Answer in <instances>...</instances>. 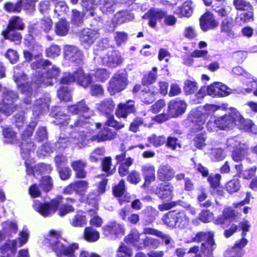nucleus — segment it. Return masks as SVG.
Returning a JSON list of instances; mask_svg holds the SVG:
<instances>
[{
  "instance_id": "31",
  "label": "nucleus",
  "mask_w": 257,
  "mask_h": 257,
  "mask_svg": "<svg viewBox=\"0 0 257 257\" xmlns=\"http://www.w3.org/2000/svg\"><path fill=\"white\" fill-rule=\"evenodd\" d=\"M175 211V227L179 228L187 227L190 222L189 218L184 211Z\"/></svg>"
},
{
  "instance_id": "2",
  "label": "nucleus",
  "mask_w": 257,
  "mask_h": 257,
  "mask_svg": "<svg viewBox=\"0 0 257 257\" xmlns=\"http://www.w3.org/2000/svg\"><path fill=\"white\" fill-rule=\"evenodd\" d=\"M32 68L38 70L35 74L33 82L26 83V75L21 71L19 66L14 68V80L17 84L19 90L26 95L24 103L26 104L31 103V97L39 87L52 85V79L56 78L60 72L58 67L55 66H51L49 61L39 57L33 62Z\"/></svg>"
},
{
  "instance_id": "60",
  "label": "nucleus",
  "mask_w": 257,
  "mask_h": 257,
  "mask_svg": "<svg viewBox=\"0 0 257 257\" xmlns=\"http://www.w3.org/2000/svg\"><path fill=\"white\" fill-rule=\"evenodd\" d=\"M68 10V7L64 1L58 2L55 4L54 12L59 16L66 14Z\"/></svg>"
},
{
  "instance_id": "15",
  "label": "nucleus",
  "mask_w": 257,
  "mask_h": 257,
  "mask_svg": "<svg viewBox=\"0 0 257 257\" xmlns=\"http://www.w3.org/2000/svg\"><path fill=\"white\" fill-rule=\"evenodd\" d=\"M235 111H237V110L232 108L230 113L218 117L219 129L221 130H231L236 125V119L234 114Z\"/></svg>"
},
{
  "instance_id": "36",
  "label": "nucleus",
  "mask_w": 257,
  "mask_h": 257,
  "mask_svg": "<svg viewBox=\"0 0 257 257\" xmlns=\"http://www.w3.org/2000/svg\"><path fill=\"white\" fill-rule=\"evenodd\" d=\"M69 24L64 19H61L55 26V32L60 36L66 35L69 30Z\"/></svg>"
},
{
  "instance_id": "20",
  "label": "nucleus",
  "mask_w": 257,
  "mask_h": 257,
  "mask_svg": "<svg viewBox=\"0 0 257 257\" xmlns=\"http://www.w3.org/2000/svg\"><path fill=\"white\" fill-rule=\"evenodd\" d=\"M102 230L104 235L111 238L113 236L122 235L124 234L123 226L115 221L108 223L102 227Z\"/></svg>"
},
{
  "instance_id": "49",
  "label": "nucleus",
  "mask_w": 257,
  "mask_h": 257,
  "mask_svg": "<svg viewBox=\"0 0 257 257\" xmlns=\"http://www.w3.org/2000/svg\"><path fill=\"white\" fill-rule=\"evenodd\" d=\"M157 68L153 67L151 72L144 76L142 80L143 84L148 85L155 82L157 79Z\"/></svg>"
},
{
  "instance_id": "5",
  "label": "nucleus",
  "mask_w": 257,
  "mask_h": 257,
  "mask_svg": "<svg viewBox=\"0 0 257 257\" xmlns=\"http://www.w3.org/2000/svg\"><path fill=\"white\" fill-rule=\"evenodd\" d=\"M46 240V243H49L52 249L57 256L67 255V257H76L73 252L78 248V245L77 243H73L67 246L64 243L65 240L61 237L60 231L51 230Z\"/></svg>"
},
{
  "instance_id": "64",
  "label": "nucleus",
  "mask_w": 257,
  "mask_h": 257,
  "mask_svg": "<svg viewBox=\"0 0 257 257\" xmlns=\"http://www.w3.org/2000/svg\"><path fill=\"white\" fill-rule=\"evenodd\" d=\"M142 213L149 218L148 223L153 222L156 216L158 214V211L151 206L147 207L143 211Z\"/></svg>"
},
{
  "instance_id": "55",
  "label": "nucleus",
  "mask_w": 257,
  "mask_h": 257,
  "mask_svg": "<svg viewBox=\"0 0 257 257\" xmlns=\"http://www.w3.org/2000/svg\"><path fill=\"white\" fill-rule=\"evenodd\" d=\"M148 141L155 147H158L163 145L166 141V139L164 136H157L155 134L151 135L148 137Z\"/></svg>"
},
{
  "instance_id": "26",
  "label": "nucleus",
  "mask_w": 257,
  "mask_h": 257,
  "mask_svg": "<svg viewBox=\"0 0 257 257\" xmlns=\"http://www.w3.org/2000/svg\"><path fill=\"white\" fill-rule=\"evenodd\" d=\"M50 102V98L48 96L37 100L33 107L34 117L36 118L38 117L43 111L47 110L49 108Z\"/></svg>"
},
{
  "instance_id": "24",
  "label": "nucleus",
  "mask_w": 257,
  "mask_h": 257,
  "mask_svg": "<svg viewBox=\"0 0 257 257\" xmlns=\"http://www.w3.org/2000/svg\"><path fill=\"white\" fill-rule=\"evenodd\" d=\"M173 190L174 187L171 184L161 183L154 191L161 199L170 200L172 198Z\"/></svg>"
},
{
  "instance_id": "42",
  "label": "nucleus",
  "mask_w": 257,
  "mask_h": 257,
  "mask_svg": "<svg viewBox=\"0 0 257 257\" xmlns=\"http://www.w3.org/2000/svg\"><path fill=\"white\" fill-rule=\"evenodd\" d=\"M158 93L157 90H151L150 89L144 90L141 92V99L144 103L150 104L155 99V95Z\"/></svg>"
},
{
  "instance_id": "56",
  "label": "nucleus",
  "mask_w": 257,
  "mask_h": 257,
  "mask_svg": "<svg viewBox=\"0 0 257 257\" xmlns=\"http://www.w3.org/2000/svg\"><path fill=\"white\" fill-rule=\"evenodd\" d=\"M76 188V193L80 195H84L88 188V183L86 181H78L74 182Z\"/></svg>"
},
{
  "instance_id": "1",
  "label": "nucleus",
  "mask_w": 257,
  "mask_h": 257,
  "mask_svg": "<svg viewBox=\"0 0 257 257\" xmlns=\"http://www.w3.org/2000/svg\"><path fill=\"white\" fill-rule=\"evenodd\" d=\"M67 110L72 114H83L79 116L74 124L67 126L65 131L66 134H63L64 137L61 135L58 141V145L60 147L65 148L67 145H64V144L71 143L82 148L86 139L101 142L110 141L115 138V132L107 126H103L97 135H93L91 131L95 128H100L101 124L100 123H95L90 119L89 115H84V113L89 112V108L84 100L80 101L76 104L69 106Z\"/></svg>"
},
{
  "instance_id": "4",
  "label": "nucleus",
  "mask_w": 257,
  "mask_h": 257,
  "mask_svg": "<svg viewBox=\"0 0 257 257\" xmlns=\"http://www.w3.org/2000/svg\"><path fill=\"white\" fill-rule=\"evenodd\" d=\"M227 108V105L225 104L220 105L206 104L202 107H200L196 109L192 110L189 119L194 123V129L201 131L204 127L203 125L209 115L213 114L218 110H225Z\"/></svg>"
},
{
  "instance_id": "52",
  "label": "nucleus",
  "mask_w": 257,
  "mask_h": 257,
  "mask_svg": "<svg viewBox=\"0 0 257 257\" xmlns=\"http://www.w3.org/2000/svg\"><path fill=\"white\" fill-rule=\"evenodd\" d=\"M29 238V232L26 227H24L23 230L19 233V237L14 239L20 247L25 244L28 241Z\"/></svg>"
},
{
  "instance_id": "33",
  "label": "nucleus",
  "mask_w": 257,
  "mask_h": 257,
  "mask_svg": "<svg viewBox=\"0 0 257 257\" xmlns=\"http://www.w3.org/2000/svg\"><path fill=\"white\" fill-rule=\"evenodd\" d=\"M98 4L101 11L106 15L113 13L116 7V4L113 0H99Z\"/></svg>"
},
{
  "instance_id": "8",
  "label": "nucleus",
  "mask_w": 257,
  "mask_h": 257,
  "mask_svg": "<svg viewBox=\"0 0 257 257\" xmlns=\"http://www.w3.org/2000/svg\"><path fill=\"white\" fill-rule=\"evenodd\" d=\"M127 75L124 70H120L113 74L109 81L107 90L111 95L124 90L127 85Z\"/></svg>"
},
{
  "instance_id": "10",
  "label": "nucleus",
  "mask_w": 257,
  "mask_h": 257,
  "mask_svg": "<svg viewBox=\"0 0 257 257\" xmlns=\"http://www.w3.org/2000/svg\"><path fill=\"white\" fill-rule=\"evenodd\" d=\"M75 81L83 87H87L91 83L92 78L90 74L84 73L82 69L79 68L74 74L65 73L61 80V83L63 84Z\"/></svg>"
},
{
  "instance_id": "47",
  "label": "nucleus",
  "mask_w": 257,
  "mask_h": 257,
  "mask_svg": "<svg viewBox=\"0 0 257 257\" xmlns=\"http://www.w3.org/2000/svg\"><path fill=\"white\" fill-rule=\"evenodd\" d=\"M81 5L86 11L89 12L90 16H94V11L98 6L95 0H81Z\"/></svg>"
},
{
  "instance_id": "57",
  "label": "nucleus",
  "mask_w": 257,
  "mask_h": 257,
  "mask_svg": "<svg viewBox=\"0 0 257 257\" xmlns=\"http://www.w3.org/2000/svg\"><path fill=\"white\" fill-rule=\"evenodd\" d=\"M198 89L197 83L193 80H186L184 82V90L187 94H191Z\"/></svg>"
},
{
  "instance_id": "63",
  "label": "nucleus",
  "mask_w": 257,
  "mask_h": 257,
  "mask_svg": "<svg viewBox=\"0 0 257 257\" xmlns=\"http://www.w3.org/2000/svg\"><path fill=\"white\" fill-rule=\"evenodd\" d=\"M132 251L127 246L124 244H121L117 250L116 257H131Z\"/></svg>"
},
{
  "instance_id": "12",
  "label": "nucleus",
  "mask_w": 257,
  "mask_h": 257,
  "mask_svg": "<svg viewBox=\"0 0 257 257\" xmlns=\"http://www.w3.org/2000/svg\"><path fill=\"white\" fill-rule=\"evenodd\" d=\"M231 92V89L221 82H214L206 88V93L213 97H225Z\"/></svg>"
},
{
  "instance_id": "29",
  "label": "nucleus",
  "mask_w": 257,
  "mask_h": 257,
  "mask_svg": "<svg viewBox=\"0 0 257 257\" xmlns=\"http://www.w3.org/2000/svg\"><path fill=\"white\" fill-rule=\"evenodd\" d=\"M174 174L173 169L168 165H160L157 171L158 178L162 181H170Z\"/></svg>"
},
{
  "instance_id": "13",
  "label": "nucleus",
  "mask_w": 257,
  "mask_h": 257,
  "mask_svg": "<svg viewBox=\"0 0 257 257\" xmlns=\"http://www.w3.org/2000/svg\"><path fill=\"white\" fill-rule=\"evenodd\" d=\"M99 34L97 30L86 28L84 29L80 35L81 45L85 49H88L99 37Z\"/></svg>"
},
{
  "instance_id": "59",
  "label": "nucleus",
  "mask_w": 257,
  "mask_h": 257,
  "mask_svg": "<svg viewBox=\"0 0 257 257\" xmlns=\"http://www.w3.org/2000/svg\"><path fill=\"white\" fill-rule=\"evenodd\" d=\"M247 12H242L236 18L237 22L241 24L242 23H245L249 21L252 18V8L251 10H246Z\"/></svg>"
},
{
  "instance_id": "27",
  "label": "nucleus",
  "mask_w": 257,
  "mask_h": 257,
  "mask_svg": "<svg viewBox=\"0 0 257 257\" xmlns=\"http://www.w3.org/2000/svg\"><path fill=\"white\" fill-rule=\"evenodd\" d=\"M141 172L145 179L144 186L148 185L155 181L156 170L154 165L149 164L143 165L141 168Z\"/></svg>"
},
{
  "instance_id": "21",
  "label": "nucleus",
  "mask_w": 257,
  "mask_h": 257,
  "mask_svg": "<svg viewBox=\"0 0 257 257\" xmlns=\"http://www.w3.org/2000/svg\"><path fill=\"white\" fill-rule=\"evenodd\" d=\"M165 12L158 9H153L146 13L143 18L148 20L149 25L153 28L156 27L157 22L160 21L165 17Z\"/></svg>"
},
{
  "instance_id": "39",
  "label": "nucleus",
  "mask_w": 257,
  "mask_h": 257,
  "mask_svg": "<svg viewBox=\"0 0 257 257\" xmlns=\"http://www.w3.org/2000/svg\"><path fill=\"white\" fill-rule=\"evenodd\" d=\"M140 233L136 229H132L130 233L125 237L124 240L127 243L133 245L142 247L139 245L140 241Z\"/></svg>"
},
{
  "instance_id": "19",
  "label": "nucleus",
  "mask_w": 257,
  "mask_h": 257,
  "mask_svg": "<svg viewBox=\"0 0 257 257\" xmlns=\"http://www.w3.org/2000/svg\"><path fill=\"white\" fill-rule=\"evenodd\" d=\"M2 229L0 231V242L17 233L18 225L15 221H7L2 223Z\"/></svg>"
},
{
  "instance_id": "32",
  "label": "nucleus",
  "mask_w": 257,
  "mask_h": 257,
  "mask_svg": "<svg viewBox=\"0 0 257 257\" xmlns=\"http://www.w3.org/2000/svg\"><path fill=\"white\" fill-rule=\"evenodd\" d=\"M86 165V163L82 160H77L72 162L71 166L75 172L77 178H84L86 177V173L84 170Z\"/></svg>"
},
{
  "instance_id": "61",
  "label": "nucleus",
  "mask_w": 257,
  "mask_h": 257,
  "mask_svg": "<svg viewBox=\"0 0 257 257\" xmlns=\"http://www.w3.org/2000/svg\"><path fill=\"white\" fill-rule=\"evenodd\" d=\"M57 95L61 100L68 101L71 99L70 92L67 87H61L58 90Z\"/></svg>"
},
{
  "instance_id": "14",
  "label": "nucleus",
  "mask_w": 257,
  "mask_h": 257,
  "mask_svg": "<svg viewBox=\"0 0 257 257\" xmlns=\"http://www.w3.org/2000/svg\"><path fill=\"white\" fill-rule=\"evenodd\" d=\"M234 113L236 119V125L239 130L257 134V126L250 119H244L238 111Z\"/></svg>"
},
{
  "instance_id": "51",
  "label": "nucleus",
  "mask_w": 257,
  "mask_h": 257,
  "mask_svg": "<svg viewBox=\"0 0 257 257\" xmlns=\"http://www.w3.org/2000/svg\"><path fill=\"white\" fill-rule=\"evenodd\" d=\"M175 211H170L165 214L162 220L164 223L170 227H175Z\"/></svg>"
},
{
  "instance_id": "18",
  "label": "nucleus",
  "mask_w": 257,
  "mask_h": 257,
  "mask_svg": "<svg viewBox=\"0 0 257 257\" xmlns=\"http://www.w3.org/2000/svg\"><path fill=\"white\" fill-rule=\"evenodd\" d=\"M238 213L235 212L230 207H226L222 211V214L219 216L214 220V223L221 225L222 227H225L231 221L235 219Z\"/></svg>"
},
{
  "instance_id": "53",
  "label": "nucleus",
  "mask_w": 257,
  "mask_h": 257,
  "mask_svg": "<svg viewBox=\"0 0 257 257\" xmlns=\"http://www.w3.org/2000/svg\"><path fill=\"white\" fill-rule=\"evenodd\" d=\"M110 72L105 68H99L95 71L94 76L97 81L104 82L109 77Z\"/></svg>"
},
{
  "instance_id": "16",
  "label": "nucleus",
  "mask_w": 257,
  "mask_h": 257,
  "mask_svg": "<svg viewBox=\"0 0 257 257\" xmlns=\"http://www.w3.org/2000/svg\"><path fill=\"white\" fill-rule=\"evenodd\" d=\"M89 204H92L94 206V209H90L89 210V213L91 216V218L90 220V224L93 226L96 227H99L101 226L103 223L102 219L96 214V210L98 209V197H95L94 200H93V197L92 194H89L87 198Z\"/></svg>"
},
{
  "instance_id": "58",
  "label": "nucleus",
  "mask_w": 257,
  "mask_h": 257,
  "mask_svg": "<svg viewBox=\"0 0 257 257\" xmlns=\"http://www.w3.org/2000/svg\"><path fill=\"white\" fill-rule=\"evenodd\" d=\"M85 15V13H81L76 10H73L71 20L72 23L77 26L81 25L83 22V17Z\"/></svg>"
},
{
  "instance_id": "23",
  "label": "nucleus",
  "mask_w": 257,
  "mask_h": 257,
  "mask_svg": "<svg viewBox=\"0 0 257 257\" xmlns=\"http://www.w3.org/2000/svg\"><path fill=\"white\" fill-rule=\"evenodd\" d=\"M135 102L129 100L125 103H120L117 105L115 114L119 118H126L127 115L135 111Z\"/></svg>"
},
{
  "instance_id": "35",
  "label": "nucleus",
  "mask_w": 257,
  "mask_h": 257,
  "mask_svg": "<svg viewBox=\"0 0 257 257\" xmlns=\"http://www.w3.org/2000/svg\"><path fill=\"white\" fill-rule=\"evenodd\" d=\"M215 247L214 241L209 240L201 244L200 250L204 257H213V251Z\"/></svg>"
},
{
  "instance_id": "6",
  "label": "nucleus",
  "mask_w": 257,
  "mask_h": 257,
  "mask_svg": "<svg viewBox=\"0 0 257 257\" xmlns=\"http://www.w3.org/2000/svg\"><path fill=\"white\" fill-rule=\"evenodd\" d=\"M36 124V120L31 122L22 134V142L20 145L22 156L24 159H26L25 164L28 174H32L34 172V170L32 169V166L29 163L28 158L30 151L34 149V145L29 139V137L32 135Z\"/></svg>"
},
{
  "instance_id": "50",
  "label": "nucleus",
  "mask_w": 257,
  "mask_h": 257,
  "mask_svg": "<svg viewBox=\"0 0 257 257\" xmlns=\"http://www.w3.org/2000/svg\"><path fill=\"white\" fill-rule=\"evenodd\" d=\"M23 28L24 24L22 19L18 17H14L11 19L7 30H22Z\"/></svg>"
},
{
  "instance_id": "37",
  "label": "nucleus",
  "mask_w": 257,
  "mask_h": 257,
  "mask_svg": "<svg viewBox=\"0 0 257 257\" xmlns=\"http://www.w3.org/2000/svg\"><path fill=\"white\" fill-rule=\"evenodd\" d=\"M100 237V234L94 228L87 227L84 231V238L88 242H93L97 241Z\"/></svg>"
},
{
  "instance_id": "44",
  "label": "nucleus",
  "mask_w": 257,
  "mask_h": 257,
  "mask_svg": "<svg viewBox=\"0 0 257 257\" xmlns=\"http://www.w3.org/2000/svg\"><path fill=\"white\" fill-rule=\"evenodd\" d=\"M2 34L5 39L15 42L16 44H19L21 42L22 39L21 34L15 30H6L3 32Z\"/></svg>"
},
{
  "instance_id": "46",
  "label": "nucleus",
  "mask_w": 257,
  "mask_h": 257,
  "mask_svg": "<svg viewBox=\"0 0 257 257\" xmlns=\"http://www.w3.org/2000/svg\"><path fill=\"white\" fill-rule=\"evenodd\" d=\"M52 115L55 118L56 120L54 122L57 125L65 126L68 124L70 118L68 115H66L61 111L57 113L53 112Z\"/></svg>"
},
{
  "instance_id": "11",
  "label": "nucleus",
  "mask_w": 257,
  "mask_h": 257,
  "mask_svg": "<svg viewBox=\"0 0 257 257\" xmlns=\"http://www.w3.org/2000/svg\"><path fill=\"white\" fill-rule=\"evenodd\" d=\"M3 99L0 103L1 109L5 115L9 116L16 109L14 102L18 96L14 91L5 89L3 92Z\"/></svg>"
},
{
  "instance_id": "30",
  "label": "nucleus",
  "mask_w": 257,
  "mask_h": 257,
  "mask_svg": "<svg viewBox=\"0 0 257 257\" xmlns=\"http://www.w3.org/2000/svg\"><path fill=\"white\" fill-rule=\"evenodd\" d=\"M18 247V243L15 240H9L0 247V252L4 254H6L7 257H13L16 252Z\"/></svg>"
},
{
  "instance_id": "17",
  "label": "nucleus",
  "mask_w": 257,
  "mask_h": 257,
  "mask_svg": "<svg viewBox=\"0 0 257 257\" xmlns=\"http://www.w3.org/2000/svg\"><path fill=\"white\" fill-rule=\"evenodd\" d=\"M186 107L187 104L184 101L176 99L169 102L168 112L171 117H177L185 112Z\"/></svg>"
},
{
  "instance_id": "22",
  "label": "nucleus",
  "mask_w": 257,
  "mask_h": 257,
  "mask_svg": "<svg viewBox=\"0 0 257 257\" xmlns=\"http://www.w3.org/2000/svg\"><path fill=\"white\" fill-rule=\"evenodd\" d=\"M64 57L68 60L76 64H80L82 60V55L79 49L73 46H66L64 48Z\"/></svg>"
},
{
  "instance_id": "45",
  "label": "nucleus",
  "mask_w": 257,
  "mask_h": 257,
  "mask_svg": "<svg viewBox=\"0 0 257 257\" xmlns=\"http://www.w3.org/2000/svg\"><path fill=\"white\" fill-rule=\"evenodd\" d=\"M3 135L6 143L14 144L17 142L16 134L12 128L6 127L3 128Z\"/></svg>"
},
{
  "instance_id": "54",
  "label": "nucleus",
  "mask_w": 257,
  "mask_h": 257,
  "mask_svg": "<svg viewBox=\"0 0 257 257\" xmlns=\"http://www.w3.org/2000/svg\"><path fill=\"white\" fill-rule=\"evenodd\" d=\"M193 9V3L191 1H187L183 4L180 9V14L182 16L189 17L191 16Z\"/></svg>"
},
{
  "instance_id": "43",
  "label": "nucleus",
  "mask_w": 257,
  "mask_h": 257,
  "mask_svg": "<svg viewBox=\"0 0 257 257\" xmlns=\"http://www.w3.org/2000/svg\"><path fill=\"white\" fill-rule=\"evenodd\" d=\"M213 233L212 232H199L192 238L191 240L187 242H200L202 241H208L209 240H213Z\"/></svg>"
},
{
  "instance_id": "62",
  "label": "nucleus",
  "mask_w": 257,
  "mask_h": 257,
  "mask_svg": "<svg viewBox=\"0 0 257 257\" xmlns=\"http://www.w3.org/2000/svg\"><path fill=\"white\" fill-rule=\"evenodd\" d=\"M244 144H241L240 138L239 137H235L228 139L226 141V146L228 148H233L234 150L239 148L240 146H245Z\"/></svg>"
},
{
  "instance_id": "9",
  "label": "nucleus",
  "mask_w": 257,
  "mask_h": 257,
  "mask_svg": "<svg viewBox=\"0 0 257 257\" xmlns=\"http://www.w3.org/2000/svg\"><path fill=\"white\" fill-rule=\"evenodd\" d=\"M95 60L97 61H100L102 65L111 68L118 67L123 61L120 52L116 50H103L101 52L100 56L95 57Z\"/></svg>"
},
{
  "instance_id": "7",
  "label": "nucleus",
  "mask_w": 257,
  "mask_h": 257,
  "mask_svg": "<svg viewBox=\"0 0 257 257\" xmlns=\"http://www.w3.org/2000/svg\"><path fill=\"white\" fill-rule=\"evenodd\" d=\"M115 103L112 98H108L104 99L100 103L97 104V109L103 115L107 116L109 118L106 122L105 124L115 128L116 129H121L123 127L124 125L117 122L114 119L113 117V112L115 108Z\"/></svg>"
},
{
  "instance_id": "38",
  "label": "nucleus",
  "mask_w": 257,
  "mask_h": 257,
  "mask_svg": "<svg viewBox=\"0 0 257 257\" xmlns=\"http://www.w3.org/2000/svg\"><path fill=\"white\" fill-rule=\"evenodd\" d=\"M223 0H214L211 3L213 9L222 17L227 16L230 11V8L228 7H223Z\"/></svg>"
},
{
  "instance_id": "41",
  "label": "nucleus",
  "mask_w": 257,
  "mask_h": 257,
  "mask_svg": "<svg viewBox=\"0 0 257 257\" xmlns=\"http://www.w3.org/2000/svg\"><path fill=\"white\" fill-rule=\"evenodd\" d=\"M86 216L82 213L76 214L70 220V224L76 227H82L87 223Z\"/></svg>"
},
{
  "instance_id": "34",
  "label": "nucleus",
  "mask_w": 257,
  "mask_h": 257,
  "mask_svg": "<svg viewBox=\"0 0 257 257\" xmlns=\"http://www.w3.org/2000/svg\"><path fill=\"white\" fill-rule=\"evenodd\" d=\"M133 14L127 11H120L117 13L113 18L112 22L113 24H119L134 19Z\"/></svg>"
},
{
  "instance_id": "40",
  "label": "nucleus",
  "mask_w": 257,
  "mask_h": 257,
  "mask_svg": "<svg viewBox=\"0 0 257 257\" xmlns=\"http://www.w3.org/2000/svg\"><path fill=\"white\" fill-rule=\"evenodd\" d=\"M248 147L245 145V146H240L239 148L235 149L232 153V158L235 162H240L244 159L247 155V150Z\"/></svg>"
},
{
  "instance_id": "3",
  "label": "nucleus",
  "mask_w": 257,
  "mask_h": 257,
  "mask_svg": "<svg viewBox=\"0 0 257 257\" xmlns=\"http://www.w3.org/2000/svg\"><path fill=\"white\" fill-rule=\"evenodd\" d=\"M63 199V197L62 196L59 195L51 200L49 203H43L35 201L33 207L36 211L45 217L52 216L57 210H58L59 215L63 217L69 213L74 212L75 208L73 204L76 200L71 198H66L67 202L59 207Z\"/></svg>"
},
{
  "instance_id": "48",
  "label": "nucleus",
  "mask_w": 257,
  "mask_h": 257,
  "mask_svg": "<svg viewBox=\"0 0 257 257\" xmlns=\"http://www.w3.org/2000/svg\"><path fill=\"white\" fill-rule=\"evenodd\" d=\"M240 188L239 180L233 179L227 182L225 185V188L229 193H233L237 192Z\"/></svg>"
},
{
  "instance_id": "25",
  "label": "nucleus",
  "mask_w": 257,
  "mask_h": 257,
  "mask_svg": "<svg viewBox=\"0 0 257 257\" xmlns=\"http://www.w3.org/2000/svg\"><path fill=\"white\" fill-rule=\"evenodd\" d=\"M218 22L214 19L212 14L210 12L205 13L200 19L201 29L203 31H207L217 27Z\"/></svg>"
},
{
  "instance_id": "28",
  "label": "nucleus",
  "mask_w": 257,
  "mask_h": 257,
  "mask_svg": "<svg viewBox=\"0 0 257 257\" xmlns=\"http://www.w3.org/2000/svg\"><path fill=\"white\" fill-rule=\"evenodd\" d=\"M257 79H253L251 77L250 74H246V76L241 79L242 86L238 88L240 93L245 94L253 92L256 85L255 82Z\"/></svg>"
}]
</instances>
